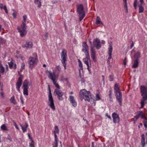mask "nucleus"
Returning a JSON list of instances; mask_svg holds the SVG:
<instances>
[{
    "label": "nucleus",
    "mask_w": 147,
    "mask_h": 147,
    "mask_svg": "<svg viewBox=\"0 0 147 147\" xmlns=\"http://www.w3.org/2000/svg\"><path fill=\"white\" fill-rule=\"evenodd\" d=\"M46 73L48 78L52 81L53 84L57 88V89H55L54 90V95L57 96L59 100H63V96L64 93L61 90H59L60 88V87L58 84L57 83L58 80V76L56 75L54 71L52 72L50 71H46Z\"/></svg>",
    "instance_id": "obj_1"
},
{
    "label": "nucleus",
    "mask_w": 147,
    "mask_h": 147,
    "mask_svg": "<svg viewBox=\"0 0 147 147\" xmlns=\"http://www.w3.org/2000/svg\"><path fill=\"white\" fill-rule=\"evenodd\" d=\"M27 18V16L24 15L23 16V20L21 27H18L17 29L19 32L20 33V36L21 37H23L25 36L26 34V21Z\"/></svg>",
    "instance_id": "obj_2"
},
{
    "label": "nucleus",
    "mask_w": 147,
    "mask_h": 147,
    "mask_svg": "<svg viewBox=\"0 0 147 147\" xmlns=\"http://www.w3.org/2000/svg\"><path fill=\"white\" fill-rule=\"evenodd\" d=\"M141 96L142 99L141 100V108L144 107L146 102L145 101L147 100V87L145 86H142L140 87Z\"/></svg>",
    "instance_id": "obj_3"
},
{
    "label": "nucleus",
    "mask_w": 147,
    "mask_h": 147,
    "mask_svg": "<svg viewBox=\"0 0 147 147\" xmlns=\"http://www.w3.org/2000/svg\"><path fill=\"white\" fill-rule=\"evenodd\" d=\"M38 61L37 55L36 53H34L32 56L30 57L28 59V62L29 65V67L32 69Z\"/></svg>",
    "instance_id": "obj_4"
},
{
    "label": "nucleus",
    "mask_w": 147,
    "mask_h": 147,
    "mask_svg": "<svg viewBox=\"0 0 147 147\" xmlns=\"http://www.w3.org/2000/svg\"><path fill=\"white\" fill-rule=\"evenodd\" d=\"M91 93L90 91H87L85 89L81 90L80 91L79 96L81 100L84 99L85 101L87 100L88 102L90 101L89 96H90Z\"/></svg>",
    "instance_id": "obj_5"
},
{
    "label": "nucleus",
    "mask_w": 147,
    "mask_h": 147,
    "mask_svg": "<svg viewBox=\"0 0 147 147\" xmlns=\"http://www.w3.org/2000/svg\"><path fill=\"white\" fill-rule=\"evenodd\" d=\"M48 89L49 90V93L48 95V104L53 110L55 111V107L54 104L53 99L51 93V90L49 85H48Z\"/></svg>",
    "instance_id": "obj_6"
},
{
    "label": "nucleus",
    "mask_w": 147,
    "mask_h": 147,
    "mask_svg": "<svg viewBox=\"0 0 147 147\" xmlns=\"http://www.w3.org/2000/svg\"><path fill=\"white\" fill-rule=\"evenodd\" d=\"M77 12L79 16L80 17V21H81L85 16L83 7L82 5L79 4L77 5Z\"/></svg>",
    "instance_id": "obj_7"
},
{
    "label": "nucleus",
    "mask_w": 147,
    "mask_h": 147,
    "mask_svg": "<svg viewBox=\"0 0 147 147\" xmlns=\"http://www.w3.org/2000/svg\"><path fill=\"white\" fill-rule=\"evenodd\" d=\"M61 62L64 67L65 70L66 69V65L67 59V51L64 49L62 50L61 54Z\"/></svg>",
    "instance_id": "obj_8"
},
{
    "label": "nucleus",
    "mask_w": 147,
    "mask_h": 147,
    "mask_svg": "<svg viewBox=\"0 0 147 147\" xmlns=\"http://www.w3.org/2000/svg\"><path fill=\"white\" fill-rule=\"evenodd\" d=\"M85 56L86 57L84 58L83 59V60L85 64L87 66V69L89 71V74H90L91 73V70L90 68L91 67V65L90 55H88Z\"/></svg>",
    "instance_id": "obj_9"
},
{
    "label": "nucleus",
    "mask_w": 147,
    "mask_h": 147,
    "mask_svg": "<svg viewBox=\"0 0 147 147\" xmlns=\"http://www.w3.org/2000/svg\"><path fill=\"white\" fill-rule=\"evenodd\" d=\"M82 50L85 55H89L88 47L86 42H83L82 44Z\"/></svg>",
    "instance_id": "obj_10"
},
{
    "label": "nucleus",
    "mask_w": 147,
    "mask_h": 147,
    "mask_svg": "<svg viewBox=\"0 0 147 147\" xmlns=\"http://www.w3.org/2000/svg\"><path fill=\"white\" fill-rule=\"evenodd\" d=\"M115 96L117 101L119 103L120 106H121L122 104V96L121 92L115 93Z\"/></svg>",
    "instance_id": "obj_11"
},
{
    "label": "nucleus",
    "mask_w": 147,
    "mask_h": 147,
    "mask_svg": "<svg viewBox=\"0 0 147 147\" xmlns=\"http://www.w3.org/2000/svg\"><path fill=\"white\" fill-rule=\"evenodd\" d=\"M23 77L21 76L18 78L17 82L16 84V88L19 92H20V88L22 84Z\"/></svg>",
    "instance_id": "obj_12"
},
{
    "label": "nucleus",
    "mask_w": 147,
    "mask_h": 147,
    "mask_svg": "<svg viewBox=\"0 0 147 147\" xmlns=\"http://www.w3.org/2000/svg\"><path fill=\"white\" fill-rule=\"evenodd\" d=\"M94 45L96 47V49L98 50L101 47L100 40L97 38L94 39L93 42Z\"/></svg>",
    "instance_id": "obj_13"
},
{
    "label": "nucleus",
    "mask_w": 147,
    "mask_h": 147,
    "mask_svg": "<svg viewBox=\"0 0 147 147\" xmlns=\"http://www.w3.org/2000/svg\"><path fill=\"white\" fill-rule=\"evenodd\" d=\"M113 121L114 123H118L119 121V115L116 113L114 112L112 114Z\"/></svg>",
    "instance_id": "obj_14"
},
{
    "label": "nucleus",
    "mask_w": 147,
    "mask_h": 147,
    "mask_svg": "<svg viewBox=\"0 0 147 147\" xmlns=\"http://www.w3.org/2000/svg\"><path fill=\"white\" fill-rule=\"evenodd\" d=\"M69 100L70 103L74 107H75L77 106V103L74 97L71 95L69 96Z\"/></svg>",
    "instance_id": "obj_15"
},
{
    "label": "nucleus",
    "mask_w": 147,
    "mask_h": 147,
    "mask_svg": "<svg viewBox=\"0 0 147 147\" xmlns=\"http://www.w3.org/2000/svg\"><path fill=\"white\" fill-rule=\"evenodd\" d=\"M33 46V44L32 42H26V44L22 45V47L24 48H26L27 49H32Z\"/></svg>",
    "instance_id": "obj_16"
},
{
    "label": "nucleus",
    "mask_w": 147,
    "mask_h": 147,
    "mask_svg": "<svg viewBox=\"0 0 147 147\" xmlns=\"http://www.w3.org/2000/svg\"><path fill=\"white\" fill-rule=\"evenodd\" d=\"M113 50V47L112 45H110L109 46V47L108 49V54L109 55V57L107 59V63L109 64L110 63L109 60L111 59V55L112 52Z\"/></svg>",
    "instance_id": "obj_17"
},
{
    "label": "nucleus",
    "mask_w": 147,
    "mask_h": 147,
    "mask_svg": "<svg viewBox=\"0 0 147 147\" xmlns=\"http://www.w3.org/2000/svg\"><path fill=\"white\" fill-rule=\"evenodd\" d=\"M20 125L23 133H24L27 131V129L28 127V125L27 123L25 122L23 125L20 124Z\"/></svg>",
    "instance_id": "obj_18"
},
{
    "label": "nucleus",
    "mask_w": 147,
    "mask_h": 147,
    "mask_svg": "<svg viewBox=\"0 0 147 147\" xmlns=\"http://www.w3.org/2000/svg\"><path fill=\"white\" fill-rule=\"evenodd\" d=\"M91 57L94 62L96 61V59L95 57V51L92 46H91Z\"/></svg>",
    "instance_id": "obj_19"
},
{
    "label": "nucleus",
    "mask_w": 147,
    "mask_h": 147,
    "mask_svg": "<svg viewBox=\"0 0 147 147\" xmlns=\"http://www.w3.org/2000/svg\"><path fill=\"white\" fill-rule=\"evenodd\" d=\"M141 53L140 52L138 51L134 54V57L135 60H138L139 59L140 57Z\"/></svg>",
    "instance_id": "obj_20"
},
{
    "label": "nucleus",
    "mask_w": 147,
    "mask_h": 147,
    "mask_svg": "<svg viewBox=\"0 0 147 147\" xmlns=\"http://www.w3.org/2000/svg\"><path fill=\"white\" fill-rule=\"evenodd\" d=\"M28 136L31 141V143L29 144V146L30 147H34V141L32 140V138L30 137V133L28 134Z\"/></svg>",
    "instance_id": "obj_21"
},
{
    "label": "nucleus",
    "mask_w": 147,
    "mask_h": 147,
    "mask_svg": "<svg viewBox=\"0 0 147 147\" xmlns=\"http://www.w3.org/2000/svg\"><path fill=\"white\" fill-rule=\"evenodd\" d=\"M58 139L56 136V138H55L54 142L52 144V147H57L58 146Z\"/></svg>",
    "instance_id": "obj_22"
},
{
    "label": "nucleus",
    "mask_w": 147,
    "mask_h": 147,
    "mask_svg": "<svg viewBox=\"0 0 147 147\" xmlns=\"http://www.w3.org/2000/svg\"><path fill=\"white\" fill-rule=\"evenodd\" d=\"M55 130L54 131V137L56 138V136L57 137V136L56 135V134L57 133L58 134H59V130L58 128V127L56 125L54 127Z\"/></svg>",
    "instance_id": "obj_23"
},
{
    "label": "nucleus",
    "mask_w": 147,
    "mask_h": 147,
    "mask_svg": "<svg viewBox=\"0 0 147 147\" xmlns=\"http://www.w3.org/2000/svg\"><path fill=\"white\" fill-rule=\"evenodd\" d=\"M141 145L142 147H144L145 146L144 135V134L142 135Z\"/></svg>",
    "instance_id": "obj_24"
},
{
    "label": "nucleus",
    "mask_w": 147,
    "mask_h": 147,
    "mask_svg": "<svg viewBox=\"0 0 147 147\" xmlns=\"http://www.w3.org/2000/svg\"><path fill=\"white\" fill-rule=\"evenodd\" d=\"M143 4H140L138 5L139 13H142L143 12L144 8L143 6Z\"/></svg>",
    "instance_id": "obj_25"
},
{
    "label": "nucleus",
    "mask_w": 147,
    "mask_h": 147,
    "mask_svg": "<svg viewBox=\"0 0 147 147\" xmlns=\"http://www.w3.org/2000/svg\"><path fill=\"white\" fill-rule=\"evenodd\" d=\"M114 89L115 93L121 92L119 90V85L117 84H115L114 86Z\"/></svg>",
    "instance_id": "obj_26"
},
{
    "label": "nucleus",
    "mask_w": 147,
    "mask_h": 147,
    "mask_svg": "<svg viewBox=\"0 0 147 147\" xmlns=\"http://www.w3.org/2000/svg\"><path fill=\"white\" fill-rule=\"evenodd\" d=\"M96 24L97 25L101 24L103 25V23L102 22L100 18L98 16H97L96 20Z\"/></svg>",
    "instance_id": "obj_27"
},
{
    "label": "nucleus",
    "mask_w": 147,
    "mask_h": 147,
    "mask_svg": "<svg viewBox=\"0 0 147 147\" xmlns=\"http://www.w3.org/2000/svg\"><path fill=\"white\" fill-rule=\"evenodd\" d=\"M28 82L26 80H25L23 84V88L28 89Z\"/></svg>",
    "instance_id": "obj_28"
},
{
    "label": "nucleus",
    "mask_w": 147,
    "mask_h": 147,
    "mask_svg": "<svg viewBox=\"0 0 147 147\" xmlns=\"http://www.w3.org/2000/svg\"><path fill=\"white\" fill-rule=\"evenodd\" d=\"M0 127L1 129L3 131H8V128L5 124L2 125Z\"/></svg>",
    "instance_id": "obj_29"
},
{
    "label": "nucleus",
    "mask_w": 147,
    "mask_h": 147,
    "mask_svg": "<svg viewBox=\"0 0 147 147\" xmlns=\"http://www.w3.org/2000/svg\"><path fill=\"white\" fill-rule=\"evenodd\" d=\"M101 98L100 96V94L98 92L96 94V100L95 101H98L100 100Z\"/></svg>",
    "instance_id": "obj_30"
},
{
    "label": "nucleus",
    "mask_w": 147,
    "mask_h": 147,
    "mask_svg": "<svg viewBox=\"0 0 147 147\" xmlns=\"http://www.w3.org/2000/svg\"><path fill=\"white\" fill-rule=\"evenodd\" d=\"M138 61V60H135L134 61V64L132 66L133 67L136 68L138 67L139 63Z\"/></svg>",
    "instance_id": "obj_31"
},
{
    "label": "nucleus",
    "mask_w": 147,
    "mask_h": 147,
    "mask_svg": "<svg viewBox=\"0 0 147 147\" xmlns=\"http://www.w3.org/2000/svg\"><path fill=\"white\" fill-rule=\"evenodd\" d=\"M10 101L13 104L16 105V102L15 99V97L14 96L11 98L10 99Z\"/></svg>",
    "instance_id": "obj_32"
},
{
    "label": "nucleus",
    "mask_w": 147,
    "mask_h": 147,
    "mask_svg": "<svg viewBox=\"0 0 147 147\" xmlns=\"http://www.w3.org/2000/svg\"><path fill=\"white\" fill-rule=\"evenodd\" d=\"M35 3L38 5V7L40 8L41 6V2L39 0H34Z\"/></svg>",
    "instance_id": "obj_33"
},
{
    "label": "nucleus",
    "mask_w": 147,
    "mask_h": 147,
    "mask_svg": "<svg viewBox=\"0 0 147 147\" xmlns=\"http://www.w3.org/2000/svg\"><path fill=\"white\" fill-rule=\"evenodd\" d=\"M78 62H79V67H80V69H79V71L80 72V69H81V70L83 69V65L82 63L81 62V61H80V60L79 59H78Z\"/></svg>",
    "instance_id": "obj_34"
},
{
    "label": "nucleus",
    "mask_w": 147,
    "mask_h": 147,
    "mask_svg": "<svg viewBox=\"0 0 147 147\" xmlns=\"http://www.w3.org/2000/svg\"><path fill=\"white\" fill-rule=\"evenodd\" d=\"M23 94L24 95L26 96L28 95V89L23 88Z\"/></svg>",
    "instance_id": "obj_35"
},
{
    "label": "nucleus",
    "mask_w": 147,
    "mask_h": 147,
    "mask_svg": "<svg viewBox=\"0 0 147 147\" xmlns=\"http://www.w3.org/2000/svg\"><path fill=\"white\" fill-rule=\"evenodd\" d=\"M140 117L142 119H144L146 120V118L145 117V115L144 113H143L142 111H140Z\"/></svg>",
    "instance_id": "obj_36"
},
{
    "label": "nucleus",
    "mask_w": 147,
    "mask_h": 147,
    "mask_svg": "<svg viewBox=\"0 0 147 147\" xmlns=\"http://www.w3.org/2000/svg\"><path fill=\"white\" fill-rule=\"evenodd\" d=\"M140 111H139L138 112L137 114L134 116V117L135 118L136 120H137L140 117Z\"/></svg>",
    "instance_id": "obj_37"
},
{
    "label": "nucleus",
    "mask_w": 147,
    "mask_h": 147,
    "mask_svg": "<svg viewBox=\"0 0 147 147\" xmlns=\"http://www.w3.org/2000/svg\"><path fill=\"white\" fill-rule=\"evenodd\" d=\"M123 1L124 2V3L125 4L124 6L126 9V12L127 13L128 12V10H127V0H123Z\"/></svg>",
    "instance_id": "obj_38"
},
{
    "label": "nucleus",
    "mask_w": 147,
    "mask_h": 147,
    "mask_svg": "<svg viewBox=\"0 0 147 147\" xmlns=\"http://www.w3.org/2000/svg\"><path fill=\"white\" fill-rule=\"evenodd\" d=\"M25 64L24 63H23L21 64V68L20 69V72H22L23 69L25 68Z\"/></svg>",
    "instance_id": "obj_39"
},
{
    "label": "nucleus",
    "mask_w": 147,
    "mask_h": 147,
    "mask_svg": "<svg viewBox=\"0 0 147 147\" xmlns=\"http://www.w3.org/2000/svg\"><path fill=\"white\" fill-rule=\"evenodd\" d=\"M13 63L12 61H11L10 62H9L8 63V65H9V67L10 68H12L13 67Z\"/></svg>",
    "instance_id": "obj_40"
},
{
    "label": "nucleus",
    "mask_w": 147,
    "mask_h": 147,
    "mask_svg": "<svg viewBox=\"0 0 147 147\" xmlns=\"http://www.w3.org/2000/svg\"><path fill=\"white\" fill-rule=\"evenodd\" d=\"M109 97L110 98V101H112V92L111 90H109Z\"/></svg>",
    "instance_id": "obj_41"
},
{
    "label": "nucleus",
    "mask_w": 147,
    "mask_h": 147,
    "mask_svg": "<svg viewBox=\"0 0 147 147\" xmlns=\"http://www.w3.org/2000/svg\"><path fill=\"white\" fill-rule=\"evenodd\" d=\"M0 71L1 73H3L5 71V68L3 66H1L0 67Z\"/></svg>",
    "instance_id": "obj_42"
},
{
    "label": "nucleus",
    "mask_w": 147,
    "mask_h": 147,
    "mask_svg": "<svg viewBox=\"0 0 147 147\" xmlns=\"http://www.w3.org/2000/svg\"><path fill=\"white\" fill-rule=\"evenodd\" d=\"M113 75H109V80L110 81H113Z\"/></svg>",
    "instance_id": "obj_43"
},
{
    "label": "nucleus",
    "mask_w": 147,
    "mask_h": 147,
    "mask_svg": "<svg viewBox=\"0 0 147 147\" xmlns=\"http://www.w3.org/2000/svg\"><path fill=\"white\" fill-rule=\"evenodd\" d=\"M137 0H135L134 2V6L135 9H136Z\"/></svg>",
    "instance_id": "obj_44"
},
{
    "label": "nucleus",
    "mask_w": 147,
    "mask_h": 147,
    "mask_svg": "<svg viewBox=\"0 0 147 147\" xmlns=\"http://www.w3.org/2000/svg\"><path fill=\"white\" fill-rule=\"evenodd\" d=\"M7 139L9 140L10 142H12V138L9 134H8Z\"/></svg>",
    "instance_id": "obj_45"
},
{
    "label": "nucleus",
    "mask_w": 147,
    "mask_h": 147,
    "mask_svg": "<svg viewBox=\"0 0 147 147\" xmlns=\"http://www.w3.org/2000/svg\"><path fill=\"white\" fill-rule=\"evenodd\" d=\"M3 9H4L6 13L7 14L8 13V11L6 5L4 6L3 7Z\"/></svg>",
    "instance_id": "obj_46"
},
{
    "label": "nucleus",
    "mask_w": 147,
    "mask_h": 147,
    "mask_svg": "<svg viewBox=\"0 0 147 147\" xmlns=\"http://www.w3.org/2000/svg\"><path fill=\"white\" fill-rule=\"evenodd\" d=\"M126 60H127V58L126 57H125V58L124 59L123 61V64L124 65H126V61H127Z\"/></svg>",
    "instance_id": "obj_47"
},
{
    "label": "nucleus",
    "mask_w": 147,
    "mask_h": 147,
    "mask_svg": "<svg viewBox=\"0 0 147 147\" xmlns=\"http://www.w3.org/2000/svg\"><path fill=\"white\" fill-rule=\"evenodd\" d=\"M134 45V42L133 41H132L130 47V49H131L133 47Z\"/></svg>",
    "instance_id": "obj_48"
},
{
    "label": "nucleus",
    "mask_w": 147,
    "mask_h": 147,
    "mask_svg": "<svg viewBox=\"0 0 147 147\" xmlns=\"http://www.w3.org/2000/svg\"><path fill=\"white\" fill-rule=\"evenodd\" d=\"M16 67H17V65H16V64L15 63H13V67L12 68H13L14 69H15L16 68Z\"/></svg>",
    "instance_id": "obj_49"
},
{
    "label": "nucleus",
    "mask_w": 147,
    "mask_h": 147,
    "mask_svg": "<svg viewBox=\"0 0 147 147\" xmlns=\"http://www.w3.org/2000/svg\"><path fill=\"white\" fill-rule=\"evenodd\" d=\"M57 69L58 70L60 71L61 70V68L58 65L57 66Z\"/></svg>",
    "instance_id": "obj_50"
},
{
    "label": "nucleus",
    "mask_w": 147,
    "mask_h": 147,
    "mask_svg": "<svg viewBox=\"0 0 147 147\" xmlns=\"http://www.w3.org/2000/svg\"><path fill=\"white\" fill-rule=\"evenodd\" d=\"M106 115L107 117H108V118H109V119H110V120H111V117L110 116V115H109L108 113H106Z\"/></svg>",
    "instance_id": "obj_51"
},
{
    "label": "nucleus",
    "mask_w": 147,
    "mask_h": 147,
    "mask_svg": "<svg viewBox=\"0 0 147 147\" xmlns=\"http://www.w3.org/2000/svg\"><path fill=\"white\" fill-rule=\"evenodd\" d=\"M14 126H15V127L17 129H18V130H19V127H18V125L16 124H14Z\"/></svg>",
    "instance_id": "obj_52"
},
{
    "label": "nucleus",
    "mask_w": 147,
    "mask_h": 147,
    "mask_svg": "<svg viewBox=\"0 0 147 147\" xmlns=\"http://www.w3.org/2000/svg\"><path fill=\"white\" fill-rule=\"evenodd\" d=\"M3 6H3V5L2 4H0V8H1V9H3Z\"/></svg>",
    "instance_id": "obj_53"
},
{
    "label": "nucleus",
    "mask_w": 147,
    "mask_h": 147,
    "mask_svg": "<svg viewBox=\"0 0 147 147\" xmlns=\"http://www.w3.org/2000/svg\"><path fill=\"white\" fill-rule=\"evenodd\" d=\"M14 18H16V14L15 13H13L12 14Z\"/></svg>",
    "instance_id": "obj_54"
},
{
    "label": "nucleus",
    "mask_w": 147,
    "mask_h": 147,
    "mask_svg": "<svg viewBox=\"0 0 147 147\" xmlns=\"http://www.w3.org/2000/svg\"><path fill=\"white\" fill-rule=\"evenodd\" d=\"M140 4H143L144 1L143 0H140Z\"/></svg>",
    "instance_id": "obj_55"
},
{
    "label": "nucleus",
    "mask_w": 147,
    "mask_h": 147,
    "mask_svg": "<svg viewBox=\"0 0 147 147\" xmlns=\"http://www.w3.org/2000/svg\"><path fill=\"white\" fill-rule=\"evenodd\" d=\"M143 125V124L142 123H140L138 126L139 128H140L141 127H142Z\"/></svg>",
    "instance_id": "obj_56"
},
{
    "label": "nucleus",
    "mask_w": 147,
    "mask_h": 147,
    "mask_svg": "<svg viewBox=\"0 0 147 147\" xmlns=\"http://www.w3.org/2000/svg\"><path fill=\"white\" fill-rule=\"evenodd\" d=\"M45 37H46V39H47V38L48 37V34H47V33H45Z\"/></svg>",
    "instance_id": "obj_57"
},
{
    "label": "nucleus",
    "mask_w": 147,
    "mask_h": 147,
    "mask_svg": "<svg viewBox=\"0 0 147 147\" xmlns=\"http://www.w3.org/2000/svg\"><path fill=\"white\" fill-rule=\"evenodd\" d=\"M144 125L145 128H147V123H144Z\"/></svg>",
    "instance_id": "obj_58"
},
{
    "label": "nucleus",
    "mask_w": 147,
    "mask_h": 147,
    "mask_svg": "<svg viewBox=\"0 0 147 147\" xmlns=\"http://www.w3.org/2000/svg\"><path fill=\"white\" fill-rule=\"evenodd\" d=\"M134 49H135V48H134L131 51V53H132L134 52H135V50Z\"/></svg>",
    "instance_id": "obj_59"
},
{
    "label": "nucleus",
    "mask_w": 147,
    "mask_h": 147,
    "mask_svg": "<svg viewBox=\"0 0 147 147\" xmlns=\"http://www.w3.org/2000/svg\"><path fill=\"white\" fill-rule=\"evenodd\" d=\"M102 80L103 81V82L104 83H105V81H104V77L103 75L102 76Z\"/></svg>",
    "instance_id": "obj_60"
},
{
    "label": "nucleus",
    "mask_w": 147,
    "mask_h": 147,
    "mask_svg": "<svg viewBox=\"0 0 147 147\" xmlns=\"http://www.w3.org/2000/svg\"><path fill=\"white\" fill-rule=\"evenodd\" d=\"M5 68H6V70L7 71L8 70V66L7 65H6V66L5 67Z\"/></svg>",
    "instance_id": "obj_61"
},
{
    "label": "nucleus",
    "mask_w": 147,
    "mask_h": 147,
    "mask_svg": "<svg viewBox=\"0 0 147 147\" xmlns=\"http://www.w3.org/2000/svg\"><path fill=\"white\" fill-rule=\"evenodd\" d=\"M21 101L22 104H24V102L23 101V100H21Z\"/></svg>",
    "instance_id": "obj_62"
},
{
    "label": "nucleus",
    "mask_w": 147,
    "mask_h": 147,
    "mask_svg": "<svg viewBox=\"0 0 147 147\" xmlns=\"http://www.w3.org/2000/svg\"><path fill=\"white\" fill-rule=\"evenodd\" d=\"M73 93L72 92H69V94H73Z\"/></svg>",
    "instance_id": "obj_63"
},
{
    "label": "nucleus",
    "mask_w": 147,
    "mask_h": 147,
    "mask_svg": "<svg viewBox=\"0 0 147 147\" xmlns=\"http://www.w3.org/2000/svg\"><path fill=\"white\" fill-rule=\"evenodd\" d=\"M23 97H22V96H21L20 97V100H23Z\"/></svg>",
    "instance_id": "obj_64"
}]
</instances>
